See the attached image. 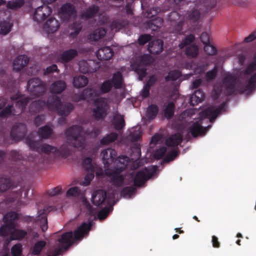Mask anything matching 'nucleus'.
I'll return each mask as SVG.
<instances>
[{"label":"nucleus","instance_id":"ea45409f","mask_svg":"<svg viewBox=\"0 0 256 256\" xmlns=\"http://www.w3.org/2000/svg\"><path fill=\"white\" fill-rule=\"evenodd\" d=\"M46 104V103L44 100H36L31 103L30 110L32 112H38L44 108Z\"/></svg>","mask_w":256,"mask_h":256},{"label":"nucleus","instance_id":"ddd939ff","mask_svg":"<svg viewBox=\"0 0 256 256\" xmlns=\"http://www.w3.org/2000/svg\"><path fill=\"white\" fill-rule=\"evenodd\" d=\"M100 156L102 158L103 163L106 168H108L110 164L114 162L116 156V151L112 148H108L104 150Z\"/></svg>","mask_w":256,"mask_h":256},{"label":"nucleus","instance_id":"0e129e2a","mask_svg":"<svg viewBox=\"0 0 256 256\" xmlns=\"http://www.w3.org/2000/svg\"><path fill=\"white\" fill-rule=\"evenodd\" d=\"M80 190L77 186H74L69 188L66 192L67 196L78 197L80 195Z\"/></svg>","mask_w":256,"mask_h":256},{"label":"nucleus","instance_id":"5fc2aeb1","mask_svg":"<svg viewBox=\"0 0 256 256\" xmlns=\"http://www.w3.org/2000/svg\"><path fill=\"white\" fill-rule=\"evenodd\" d=\"M198 48L196 45H192L186 48L185 54L192 58L196 57L198 54Z\"/></svg>","mask_w":256,"mask_h":256},{"label":"nucleus","instance_id":"79ce46f5","mask_svg":"<svg viewBox=\"0 0 256 256\" xmlns=\"http://www.w3.org/2000/svg\"><path fill=\"white\" fill-rule=\"evenodd\" d=\"M12 184V182L10 178H0V192L8 190Z\"/></svg>","mask_w":256,"mask_h":256},{"label":"nucleus","instance_id":"864d4df0","mask_svg":"<svg viewBox=\"0 0 256 256\" xmlns=\"http://www.w3.org/2000/svg\"><path fill=\"white\" fill-rule=\"evenodd\" d=\"M179 152L178 148H174L169 151L166 154L164 161L168 162L174 160L175 158L178 155Z\"/></svg>","mask_w":256,"mask_h":256},{"label":"nucleus","instance_id":"f8f14e48","mask_svg":"<svg viewBox=\"0 0 256 256\" xmlns=\"http://www.w3.org/2000/svg\"><path fill=\"white\" fill-rule=\"evenodd\" d=\"M52 13V9L45 4L36 8L34 14L33 19L38 22L45 20Z\"/></svg>","mask_w":256,"mask_h":256},{"label":"nucleus","instance_id":"774afa93","mask_svg":"<svg viewBox=\"0 0 256 256\" xmlns=\"http://www.w3.org/2000/svg\"><path fill=\"white\" fill-rule=\"evenodd\" d=\"M22 252V246L20 244H14L11 248L12 256H20Z\"/></svg>","mask_w":256,"mask_h":256},{"label":"nucleus","instance_id":"5701e85b","mask_svg":"<svg viewBox=\"0 0 256 256\" xmlns=\"http://www.w3.org/2000/svg\"><path fill=\"white\" fill-rule=\"evenodd\" d=\"M106 192L102 190H98L92 194V200L94 204L98 206L106 200Z\"/></svg>","mask_w":256,"mask_h":256},{"label":"nucleus","instance_id":"aec40b11","mask_svg":"<svg viewBox=\"0 0 256 256\" xmlns=\"http://www.w3.org/2000/svg\"><path fill=\"white\" fill-rule=\"evenodd\" d=\"M29 58L26 55L18 56L13 62V69L19 72L25 67L28 63Z\"/></svg>","mask_w":256,"mask_h":256},{"label":"nucleus","instance_id":"680f3d73","mask_svg":"<svg viewBox=\"0 0 256 256\" xmlns=\"http://www.w3.org/2000/svg\"><path fill=\"white\" fill-rule=\"evenodd\" d=\"M24 4V0H16L15 2H8L7 3L6 7L8 8L14 10L22 7Z\"/></svg>","mask_w":256,"mask_h":256},{"label":"nucleus","instance_id":"de8ad7c7","mask_svg":"<svg viewBox=\"0 0 256 256\" xmlns=\"http://www.w3.org/2000/svg\"><path fill=\"white\" fill-rule=\"evenodd\" d=\"M158 112V108L156 104H151L149 106L147 110L146 116L149 119H154Z\"/></svg>","mask_w":256,"mask_h":256},{"label":"nucleus","instance_id":"6e6552de","mask_svg":"<svg viewBox=\"0 0 256 256\" xmlns=\"http://www.w3.org/2000/svg\"><path fill=\"white\" fill-rule=\"evenodd\" d=\"M28 92L32 96H40L46 90V88L43 82L38 78H32L27 83Z\"/></svg>","mask_w":256,"mask_h":256},{"label":"nucleus","instance_id":"cd10ccee","mask_svg":"<svg viewBox=\"0 0 256 256\" xmlns=\"http://www.w3.org/2000/svg\"><path fill=\"white\" fill-rule=\"evenodd\" d=\"M61 102V100L58 96L52 95L48 98L46 104L49 110H56L60 105Z\"/></svg>","mask_w":256,"mask_h":256},{"label":"nucleus","instance_id":"72a5a7b5","mask_svg":"<svg viewBox=\"0 0 256 256\" xmlns=\"http://www.w3.org/2000/svg\"><path fill=\"white\" fill-rule=\"evenodd\" d=\"M106 30L104 28H98L92 32L89 36V39L92 41H98L102 39L106 34Z\"/></svg>","mask_w":256,"mask_h":256},{"label":"nucleus","instance_id":"1a4fd4ad","mask_svg":"<svg viewBox=\"0 0 256 256\" xmlns=\"http://www.w3.org/2000/svg\"><path fill=\"white\" fill-rule=\"evenodd\" d=\"M157 168L156 166H154L150 172H149L146 168L144 170L138 171L134 178V185L137 187L142 186L147 180L152 177Z\"/></svg>","mask_w":256,"mask_h":256},{"label":"nucleus","instance_id":"338daca9","mask_svg":"<svg viewBox=\"0 0 256 256\" xmlns=\"http://www.w3.org/2000/svg\"><path fill=\"white\" fill-rule=\"evenodd\" d=\"M152 39V36L150 34H141L138 39V42L140 45L143 46L148 42L150 41Z\"/></svg>","mask_w":256,"mask_h":256},{"label":"nucleus","instance_id":"b1692460","mask_svg":"<svg viewBox=\"0 0 256 256\" xmlns=\"http://www.w3.org/2000/svg\"><path fill=\"white\" fill-rule=\"evenodd\" d=\"M58 21L54 18H50L44 24V29L48 33H54L60 27Z\"/></svg>","mask_w":256,"mask_h":256},{"label":"nucleus","instance_id":"20e7f679","mask_svg":"<svg viewBox=\"0 0 256 256\" xmlns=\"http://www.w3.org/2000/svg\"><path fill=\"white\" fill-rule=\"evenodd\" d=\"M83 128L79 125H74L67 128L64 134L67 138L68 143L72 146L80 148L85 142L84 138L82 136Z\"/></svg>","mask_w":256,"mask_h":256},{"label":"nucleus","instance_id":"49530a36","mask_svg":"<svg viewBox=\"0 0 256 256\" xmlns=\"http://www.w3.org/2000/svg\"><path fill=\"white\" fill-rule=\"evenodd\" d=\"M128 24L127 20H116L112 21L110 24V28L112 30H114L116 32H118L124 26Z\"/></svg>","mask_w":256,"mask_h":256},{"label":"nucleus","instance_id":"2f4dec72","mask_svg":"<svg viewBox=\"0 0 256 256\" xmlns=\"http://www.w3.org/2000/svg\"><path fill=\"white\" fill-rule=\"evenodd\" d=\"M74 106L72 103L67 102L64 104L61 102L60 105L56 111L59 115L62 116H66L73 110Z\"/></svg>","mask_w":256,"mask_h":256},{"label":"nucleus","instance_id":"39448f33","mask_svg":"<svg viewBox=\"0 0 256 256\" xmlns=\"http://www.w3.org/2000/svg\"><path fill=\"white\" fill-rule=\"evenodd\" d=\"M25 142L32 150L46 154L52 153L56 156V147L46 144H42L40 140H34L31 136L26 137Z\"/></svg>","mask_w":256,"mask_h":256},{"label":"nucleus","instance_id":"052dcab7","mask_svg":"<svg viewBox=\"0 0 256 256\" xmlns=\"http://www.w3.org/2000/svg\"><path fill=\"white\" fill-rule=\"evenodd\" d=\"M136 188L133 186L124 188L120 192V195L122 196H128L130 197L136 192Z\"/></svg>","mask_w":256,"mask_h":256},{"label":"nucleus","instance_id":"6ab92c4d","mask_svg":"<svg viewBox=\"0 0 256 256\" xmlns=\"http://www.w3.org/2000/svg\"><path fill=\"white\" fill-rule=\"evenodd\" d=\"M163 45L164 42L161 40H152L149 42L148 50L150 54H158L163 50Z\"/></svg>","mask_w":256,"mask_h":256},{"label":"nucleus","instance_id":"7ed1b4c3","mask_svg":"<svg viewBox=\"0 0 256 256\" xmlns=\"http://www.w3.org/2000/svg\"><path fill=\"white\" fill-rule=\"evenodd\" d=\"M12 100H16L15 107L16 110L12 109V106L8 104L0 112V116L2 118H7L12 115H18L23 112L26 108V106L29 102L30 98L28 96H21L16 98L12 96Z\"/></svg>","mask_w":256,"mask_h":256},{"label":"nucleus","instance_id":"c85d7f7f","mask_svg":"<svg viewBox=\"0 0 256 256\" xmlns=\"http://www.w3.org/2000/svg\"><path fill=\"white\" fill-rule=\"evenodd\" d=\"M112 124L116 130H122L126 125L124 116L120 114H116L113 117Z\"/></svg>","mask_w":256,"mask_h":256},{"label":"nucleus","instance_id":"e2e57ef3","mask_svg":"<svg viewBox=\"0 0 256 256\" xmlns=\"http://www.w3.org/2000/svg\"><path fill=\"white\" fill-rule=\"evenodd\" d=\"M112 86V82L110 80L104 81L101 85L100 90L102 93L106 94L108 92Z\"/></svg>","mask_w":256,"mask_h":256},{"label":"nucleus","instance_id":"0eeeda50","mask_svg":"<svg viewBox=\"0 0 256 256\" xmlns=\"http://www.w3.org/2000/svg\"><path fill=\"white\" fill-rule=\"evenodd\" d=\"M94 108L92 109V116L96 120H104L108 114L110 106L104 98H99L94 102Z\"/></svg>","mask_w":256,"mask_h":256},{"label":"nucleus","instance_id":"a18cd8bd","mask_svg":"<svg viewBox=\"0 0 256 256\" xmlns=\"http://www.w3.org/2000/svg\"><path fill=\"white\" fill-rule=\"evenodd\" d=\"M46 242L44 240H39L35 243L31 249L32 254L33 255H38L42 250L46 246Z\"/></svg>","mask_w":256,"mask_h":256},{"label":"nucleus","instance_id":"f3484780","mask_svg":"<svg viewBox=\"0 0 256 256\" xmlns=\"http://www.w3.org/2000/svg\"><path fill=\"white\" fill-rule=\"evenodd\" d=\"M100 94V92L96 86H88L81 92L82 98H84L87 101L92 100Z\"/></svg>","mask_w":256,"mask_h":256},{"label":"nucleus","instance_id":"473e14b6","mask_svg":"<svg viewBox=\"0 0 256 256\" xmlns=\"http://www.w3.org/2000/svg\"><path fill=\"white\" fill-rule=\"evenodd\" d=\"M53 130L49 126L46 125L38 128V134L42 139H48L53 134Z\"/></svg>","mask_w":256,"mask_h":256},{"label":"nucleus","instance_id":"c03bdc74","mask_svg":"<svg viewBox=\"0 0 256 256\" xmlns=\"http://www.w3.org/2000/svg\"><path fill=\"white\" fill-rule=\"evenodd\" d=\"M118 138V134L116 132H110L104 136L100 140L101 145H108L114 142Z\"/></svg>","mask_w":256,"mask_h":256},{"label":"nucleus","instance_id":"9b49d317","mask_svg":"<svg viewBox=\"0 0 256 256\" xmlns=\"http://www.w3.org/2000/svg\"><path fill=\"white\" fill-rule=\"evenodd\" d=\"M76 10L74 5L66 3L62 6L59 10L60 18L64 21H68L76 15Z\"/></svg>","mask_w":256,"mask_h":256},{"label":"nucleus","instance_id":"f704fd0d","mask_svg":"<svg viewBox=\"0 0 256 256\" xmlns=\"http://www.w3.org/2000/svg\"><path fill=\"white\" fill-rule=\"evenodd\" d=\"M99 10L100 8L98 6L93 4L86 8L85 12L82 13V16L87 19L92 18L96 15Z\"/></svg>","mask_w":256,"mask_h":256},{"label":"nucleus","instance_id":"4be33fe9","mask_svg":"<svg viewBox=\"0 0 256 256\" xmlns=\"http://www.w3.org/2000/svg\"><path fill=\"white\" fill-rule=\"evenodd\" d=\"M211 127V125L204 128L198 122H194L190 128V133L192 136L196 138L198 136L204 134Z\"/></svg>","mask_w":256,"mask_h":256},{"label":"nucleus","instance_id":"603ef678","mask_svg":"<svg viewBox=\"0 0 256 256\" xmlns=\"http://www.w3.org/2000/svg\"><path fill=\"white\" fill-rule=\"evenodd\" d=\"M18 218L19 215L15 212H10L6 214L4 217V219L6 223L10 222H15L14 220H18Z\"/></svg>","mask_w":256,"mask_h":256},{"label":"nucleus","instance_id":"393cba45","mask_svg":"<svg viewBox=\"0 0 256 256\" xmlns=\"http://www.w3.org/2000/svg\"><path fill=\"white\" fill-rule=\"evenodd\" d=\"M183 140L182 134L176 133L170 136L166 140V144L168 147H176Z\"/></svg>","mask_w":256,"mask_h":256},{"label":"nucleus","instance_id":"7c9ffc66","mask_svg":"<svg viewBox=\"0 0 256 256\" xmlns=\"http://www.w3.org/2000/svg\"><path fill=\"white\" fill-rule=\"evenodd\" d=\"M66 88V83L62 80H58L54 82L50 87V91L54 94H60Z\"/></svg>","mask_w":256,"mask_h":256},{"label":"nucleus","instance_id":"c9c22d12","mask_svg":"<svg viewBox=\"0 0 256 256\" xmlns=\"http://www.w3.org/2000/svg\"><path fill=\"white\" fill-rule=\"evenodd\" d=\"M88 78L84 76H78L74 78L73 85L76 88H83L88 84Z\"/></svg>","mask_w":256,"mask_h":256},{"label":"nucleus","instance_id":"09e8293b","mask_svg":"<svg viewBox=\"0 0 256 256\" xmlns=\"http://www.w3.org/2000/svg\"><path fill=\"white\" fill-rule=\"evenodd\" d=\"M70 154V150L66 144H62L60 148H57L56 156H68Z\"/></svg>","mask_w":256,"mask_h":256},{"label":"nucleus","instance_id":"f03ea898","mask_svg":"<svg viewBox=\"0 0 256 256\" xmlns=\"http://www.w3.org/2000/svg\"><path fill=\"white\" fill-rule=\"evenodd\" d=\"M129 158L124 156H119L116 160L112 168H106L104 173L106 176H110V182L116 187L122 186L124 183L123 176L119 174L126 167Z\"/></svg>","mask_w":256,"mask_h":256},{"label":"nucleus","instance_id":"e433bc0d","mask_svg":"<svg viewBox=\"0 0 256 256\" xmlns=\"http://www.w3.org/2000/svg\"><path fill=\"white\" fill-rule=\"evenodd\" d=\"M10 232V238L11 240H22L28 234L27 232L23 230L14 228Z\"/></svg>","mask_w":256,"mask_h":256},{"label":"nucleus","instance_id":"2eb2a0df","mask_svg":"<svg viewBox=\"0 0 256 256\" xmlns=\"http://www.w3.org/2000/svg\"><path fill=\"white\" fill-rule=\"evenodd\" d=\"M52 210L51 206L45 207L43 210L38 211V216L36 218V221L39 223L42 232H46L48 228L47 214Z\"/></svg>","mask_w":256,"mask_h":256},{"label":"nucleus","instance_id":"bb28decb","mask_svg":"<svg viewBox=\"0 0 256 256\" xmlns=\"http://www.w3.org/2000/svg\"><path fill=\"white\" fill-rule=\"evenodd\" d=\"M163 24V20L160 17H156L146 22V26L152 31L158 30Z\"/></svg>","mask_w":256,"mask_h":256},{"label":"nucleus","instance_id":"c756f323","mask_svg":"<svg viewBox=\"0 0 256 256\" xmlns=\"http://www.w3.org/2000/svg\"><path fill=\"white\" fill-rule=\"evenodd\" d=\"M78 54V51L74 49H69L64 51L60 56L62 62H68L74 59Z\"/></svg>","mask_w":256,"mask_h":256},{"label":"nucleus","instance_id":"bf43d9fd","mask_svg":"<svg viewBox=\"0 0 256 256\" xmlns=\"http://www.w3.org/2000/svg\"><path fill=\"white\" fill-rule=\"evenodd\" d=\"M194 40V36L193 34H190L186 36L178 44L180 48H183L187 45L192 42Z\"/></svg>","mask_w":256,"mask_h":256},{"label":"nucleus","instance_id":"69168bd1","mask_svg":"<svg viewBox=\"0 0 256 256\" xmlns=\"http://www.w3.org/2000/svg\"><path fill=\"white\" fill-rule=\"evenodd\" d=\"M204 50L207 54L210 56L215 55L218 52L216 48L210 44L204 46Z\"/></svg>","mask_w":256,"mask_h":256},{"label":"nucleus","instance_id":"423d86ee","mask_svg":"<svg viewBox=\"0 0 256 256\" xmlns=\"http://www.w3.org/2000/svg\"><path fill=\"white\" fill-rule=\"evenodd\" d=\"M152 62V60L150 56L144 54L132 64V68L138 74L140 80H143L146 76L147 69L146 66L150 65Z\"/></svg>","mask_w":256,"mask_h":256},{"label":"nucleus","instance_id":"13d9d810","mask_svg":"<svg viewBox=\"0 0 256 256\" xmlns=\"http://www.w3.org/2000/svg\"><path fill=\"white\" fill-rule=\"evenodd\" d=\"M82 166L86 170H94V166L92 164V159L90 157H87L82 160Z\"/></svg>","mask_w":256,"mask_h":256},{"label":"nucleus","instance_id":"f257e3e1","mask_svg":"<svg viewBox=\"0 0 256 256\" xmlns=\"http://www.w3.org/2000/svg\"><path fill=\"white\" fill-rule=\"evenodd\" d=\"M92 226V222L88 223L84 222L79 226L72 233V231L63 233L58 239V246L57 249H60V252L67 250L74 242L83 238L85 234H88Z\"/></svg>","mask_w":256,"mask_h":256},{"label":"nucleus","instance_id":"37998d69","mask_svg":"<svg viewBox=\"0 0 256 256\" xmlns=\"http://www.w3.org/2000/svg\"><path fill=\"white\" fill-rule=\"evenodd\" d=\"M256 86V72L248 79L244 88L242 90L240 93L242 94L246 90L252 91Z\"/></svg>","mask_w":256,"mask_h":256},{"label":"nucleus","instance_id":"6e6d98bb","mask_svg":"<svg viewBox=\"0 0 256 256\" xmlns=\"http://www.w3.org/2000/svg\"><path fill=\"white\" fill-rule=\"evenodd\" d=\"M218 72V68L215 66L212 70L208 71L206 74V79L208 82L216 78Z\"/></svg>","mask_w":256,"mask_h":256},{"label":"nucleus","instance_id":"a19ab883","mask_svg":"<svg viewBox=\"0 0 256 256\" xmlns=\"http://www.w3.org/2000/svg\"><path fill=\"white\" fill-rule=\"evenodd\" d=\"M175 104L171 102L168 104L164 110V116L168 120L171 119L174 116Z\"/></svg>","mask_w":256,"mask_h":256},{"label":"nucleus","instance_id":"3c124183","mask_svg":"<svg viewBox=\"0 0 256 256\" xmlns=\"http://www.w3.org/2000/svg\"><path fill=\"white\" fill-rule=\"evenodd\" d=\"M12 24L8 22L4 21L0 24V34L2 35L7 34L12 29Z\"/></svg>","mask_w":256,"mask_h":256},{"label":"nucleus","instance_id":"8fccbe9b","mask_svg":"<svg viewBox=\"0 0 256 256\" xmlns=\"http://www.w3.org/2000/svg\"><path fill=\"white\" fill-rule=\"evenodd\" d=\"M182 76V73L178 70H173L170 71L166 76L165 77L166 82L175 81L179 78Z\"/></svg>","mask_w":256,"mask_h":256},{"label":"nucleus","instance_id":"4d7b16f0","mask_svg":"<svg viewBox=\"0 0 256 256\" xmlns=\"http://www.w3.org/2000/svg\"><path fill=\"white\" fill-rule=\"evenodd\" d=\"M160 10L158 7H152V8H148L144 14V16L148 18H152L154 16H156L160 12Z\"/></svg>","mask_w":256,"mask_h":256},{"label":"nucleus","instance_id":"a878e982","mask_svg":"<svg viewBox=\"0 0 256 256\" xmlns=\"http://www.w3.org/2000/svg\"><path fill=\"white\" fill-rule=\"evenodd\" d=\"M204 98L205 94L201 89L195 90L190 98V105L194 106L202 102L204 100Z\"/></svg>","mask_w":256,"mask_h":256},{"label":"nucleus","instance_id":"4468645a","mask_svg":"<svg viewBox=\"0 0 256 256\" xmlns=\"http://www.w3.org/2000/svg\"><path fill=\"white\" fill-rule=\"evenodd\" d=\"M98 68V64L95 62L94 60H83L79 62L80 70L83 74L93 73L96 72Z\"/></svg>","mask_w":256,"mask_h":256},{"label":"nucleus","instance_id":"58836bf2","mask_svg":"<svg viewBox=\"0 0 256 256\" xmlns=\"http://www.w3.org/2000/svg\"><path fill=\"white\" fill-rule=\"evenodd\" d=\"M110 80L112 82V85L115 88L118 89L122 88L123 79L122 74L120 72H118L114 73L112 78Z\"/></svg>","mask_w":256,"mask_h":256},{"label":"nucleus","instance_id":"9d476101","mask_svg":"<svg viewBox=\"0 0 256 256\" xmlns=\"http://www.w3.org/2000/svg\"><path fill=\"white\" fill-rule=\"evenodd\" d=\"M26 126L22 123H18L12 128L10 136L12 140L19 141L22 140L26 133Z\"/></svg>","mask_w":256,"mask_h":256},{"label":"nucleus","instance_id":"a211bd4d","mask_svg":"<svg viewBox=\"0 0 256 256\" xmlns=\"http://www.w3.org/2000/svg\"><path fill=\"white\" fill-rule=\"evenodd\" d=\"M113 50L109 46H104L98 49L96 52V56L99 60H108L114 56Z\"/></svg>","mask_w":256,"mask_h":256},{"label":"nucleus","instance_id":"4c0bfd02","mask_svg":"<svg viewBox=\"0 0 256 256\" xmlns=\"http://www.w3.org/2000/svg\"><path fill=\"white\" fill-rule=\"evenodd\" d=\"M16 226V222L6 223L5 224L2 226L0 228V236H10V232L12 231V230Z\"/></svg>","mask_w":256,"mask_h":256},{"label":"nucleus","instance_id":"dca6fc26","mask_svg":"<svg viewBox=\"0 0 256 256\" xmlns=\"http://www.w3.org/2000/svg\"><path fill=\"white\" fill-rule=\"evenodd\" d=\"M225 103L222 104L218 108L215 106H210L204 111V114L212 122L224 108Z\"/></svg>","mask_w":256,"mask_h":256},{"label":"nucleus","instance_id":"412c9836","mask_svg":"<svg viewBox=\"0 0 256 256\" xmlns=\"http://www.w3.org/2000/svg\"><path fill=\"white\" fill-rule=\"evenodd\" d=\"M236 80L232 76H227L224 80V84L227 95H232L236 91Z\"/></svg>","mask_w":256,"mask_h":256}]
</instances>
